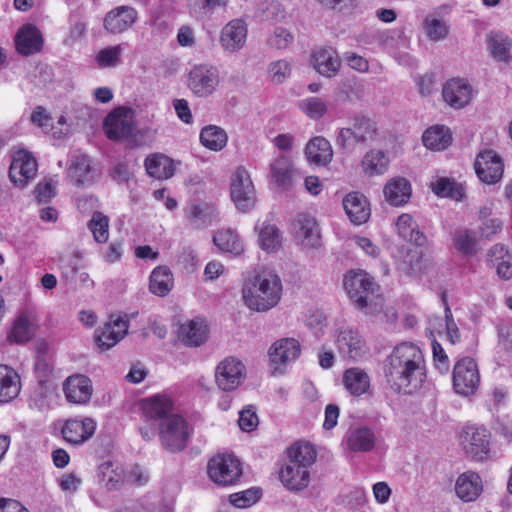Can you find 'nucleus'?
Returning <instances> with one entry per match:
<instances>
[{"label": "nucleus", "mask_w": 512, "mask_h": 512, "mask_svg": "<svg viewBox=\"0 0 512 512\" xmlns=\"http://www.w3.org/2000/svg\"><path fill=\"white\" fill-rule=\"evenodd\" d=\"M384 374L391 388L411 394L426 379V365L422 350L413 343L397 345L384 362Z\"/></svg>", "instance_id": "obj_1"}, {"label": "nucleus", "mask_w": 512, "mask_h": 512, "mask_svg": "<svg viewBox=\"0 0 512 512\" xmlns=\"http://www.w3.org/2000/svg\"><path fill=\"white\" fill-rule=\"evenodd\" d=\"M344 288L354 306L367 315L383 312L384 299L380 286L364 270H351L344 276Z\"/></svg>", "instance_id": "obj_2"}, {"label": "nucleus", "mask_w": 512, "mask_h": 512, "mask_svg": "<svg viewBox=\"0 0 512 512\" xmlns=\"http://www.w3.org/2000/svg\"><path fill=\"white\" fill-rule=\"evenodd\" d=\"M288 454V461L279 473L280 480L288 490L301 491L310 483L309 468L316 460V451L309 443H296Z\"/></svg>", "instance_id": "obj_3"}, {"label": "nucleus", "mask_w": 512, "mask_h": 512, "mask_svg": "<svg viewBox=\"0 0 512 512\" xmlns=\"http://www.w3.org/2000/svg\"><path fill=\"white\" fill-rule=\"evenodd\" d=\"M242 295L249 309L257 312L268 311L281 299V280L276 274L263 271L245 283Z\"/></svg>", "instance_id": "obj_4"}, {"label": "nucleus", "mask_w": 512, "mask_h": 512, "mask_svg": "<svg viewBox=\"0 0 512 512\" xmlns=\"http://www.w3.org/2000/svg\"><path fill=\"white\" fill-rule=\"evenodd\" d=\"M161 445L170 452L183 450L188 442L189 432L186 420L179 414L163 418L158 424Z\"/></svg>", "instance_id": "obj_5"}, {"label": "nucleus", "mask_w": 512, "mask_h": 512, "mask_svg": "<svg viewBox=\"0 0 512 512\" xmlns=\"http://www.w3.org/2000/svg\"><path fill=\"white\" fill-rule=\"evenodd\" d=\"M207 473L214 483L224 487L231 486L242 475L241 463L232 454H218L209 460Z\"/></svg>", "instance_id": "obj_6"}, {"label": "nucleus", "mask_w": 512, "mask_h": 512, "mask_svg": "<svg viewBox=\"0 0 512 512\" xmlns=\"http://www.w3.org/2000/svg\"><path fill=\"white\" fill-rule=\"evenodd\" d=\"M490 438L491 435L486 428L467 425L460 434V444L469 457L483 461L489 457Z\"/></svg>", "instance_id": "obj_7"}, {"label": "nucleus", "mask_w": 512, "mask_h": 512, "mask_svg": "<svg viewBox=\"0 0 512 512\" xmlns=\"http://www.w3.org/2000/svg\"><path fill=\"white\" fill-rule=\"evenodd\" d=\"M230 195L236 208L246 212L256 203V192L250 174L238 167L231 176Z\"/></svg>", "instance_id": "obj_8"}, {"label": "nucleus", "mask_w": 512, "mask_h": 512, "mask_svg": "<svg viewBox=\"0 0 512 512\" xmlns=\"http://www.w3.org/2000/svg\"><path fill=\"white\" fill-rule=\"evenodd\" d=\"M480 375L476 362L470 357L460 359L453 370V388L459 395L469 396L476 392Z\"/></svg>", "instance_id": "obj_9"}, {"label": "nucleus", "mask_w": 512, "mask_h": 512, "mask_svg": "<svg viewBox=\"0 0 512 512\" xmlns=\"http://www.w3.org/2000/svg\"><path fill=\"white\" fill-rule=\"evenodd\" d=\"M38 328V317L36 309L32 306L22 307L7 335L10 343L25 344L29 342L36 334Z\"/></svg>", "instance_id": "obj_10"}, {"label": "nucleus", "mask_w": 512, "mask_h": 512, "mask_svg": "<svg viewBox=\"0 0 512 512\" xmlns=\"http://www.w3.org/2000/svg\"><path fill=\"white\" fill-rule=\"evenodd\" d=\"M219 84L218 69L211 65L194 66L188 74V87L199 97L211 95Z\"/></svg>", "instance_id": "obj_11"}, {"label": "nucleus", "mask_w": 512, "mask_h": 512, "mask_svg": "<svg viewBox=\"0 0 512 512\" xmlns=\"http://www.w3.org/2000/svg\"><path fill=\"white\" fill-rule=\"evenodd\" d=\"M244 378L245 366L234 357L223 359L215 369V382L218 388L223 391L228 392L237 389Z\"/></svg>", "instance_id": "obj_12"}, {"label": "nucleus", "mask_w": 512, "mask_h": 512, "mask_svg": "<svg viewBox=\"0 0 512 512\" xmlns=\"http://www.w3.org/2000/svg\"><path fill=\"white\" fill-rule=\"evenodd\" d=\"M135 128L133 111L119 107L108 114L104 121V131L110 140H120L132 135Z\"/></svg>", "instance_id": "obj_13"}, {"label": "nucleus", "mask_w": 512, "mask_h": 512, "mask_svg": "<svg viewBox=\"0 0 512 512\" xmlns=\"http://www.w3.org/2000/svg\"><path fill=\"white\" fill-rule=\"evenodd\" d=\"M335 345L345 359L358 360L365 354L364 339L350 326H341L335 331Z\"/></svg>", "instance_id": "obj_14"}, {"label": "nucleus", "mask_w": 512, "mask_h": 512, "mask_svg": "<svg viewBox=\"0 0 512 512\" xmlns=\"http://www.w3.org/2000/svg\"><path fill=\"white\" fill-rule=\"evenodd\" d=\"M128 332L126 316L112 315L107 323L95 331V342L102 351L115 346Z\"/></svg>", "instance_id": "obj_15"}, {"label": "nucleus", "mask_w": 512, "mask_h": 512, "mask_svg": "<svg viewBox=\"0 0 512 512\" xmlns=\"http://www.w3.org/2000/svg\"><path fill=\"white\" fill-rule=\"evenodd\" d=\"M475 170L482 182L494 184L501 180L504 164L501 157L495 151L485 150L477 156Z\"/></svg>", "instance_id": "obj_16"}, {"label": "nucleus", "mask_w": 512, "mask_h": 512, "mask_svg": "<svg viewBox=\"0 0 512 512\" xmlns=\"http://www.w3.org/2000/svg\"><path fill=\"white\" fill-rule=\"evenodd\" d=\"M37 161L26 150H18L13 155L9 176L19 187H25L37 172Z\"/></svg>", "instance_id": "obj_17"}, {"label": "nucleus", "mask_w": 512, "mask_h": 512, "mask_svg": "<svg viewBox=\"0 0 512 512\" xmlns=\"http://www.w3.org/2000/svg\"><path fill=\"white\" fill-rule=\"evenodd\" d=\"M300 351V343L296 339L282 338L271 345L268 356L274 369L282 372L283 367L299 357Z\"/></svg>", "instance_id": "obj_18"}, {"label": "nucleus", "mask_w": 512, "mask_h": 512, "mask_svg": "<svg viewBox=\"0 0 512 512\" xmlns=\"http://www.w3.org/2000/svg\"><path fill=\"white\" fill-rule=\"evenodd\" d=\"M451 7L442 5L428 14L422 23V29L426 37L432 42L444 41L450 33V25L442 16L449 14Z\"/></svg>", "instance_id": "obj_19"}, {"label": "nucleus", "mask_w": 512, "mask_h": 512, "mask_svg": "<svg viewBox=\"0 0 512 512\" xmlns=\"http://www.w3.org/2000/svg\"><path fill=\"white\" fill-rule=\"evenodd\" d=\"M138 21V12L127 5L110 10L104 17L103 26L111 34H120L130 29Z\"/></svg>", "instance_id": "obj_20"}, {"label": "nucleus", "mask_w": 512, "mask_h": 512, "mask_svg": "<svg viewBox=\"0 0 512 512\" xmlns=\"http://www.w3.org/2000/svg\"><path fill=\"white\" fill-rule=\"evenodd\" d=\"M66 399L75 404H86L93 394L92 381L83 374L69 376L63 383Z\"/></svg>", "instance_id": "obj_21"}, {"label": "nucleus", "mask_w": 512, "mask_h": 512, "mask_svg": "<svg viewBox=\"0 0 512 512\" xmlns=\"http://www.w3.org/2000/svg\"><path fill=\"white\" fill-rule=\"evenodd\" d=\"M444 101L455 109L466 106L473 97L472 86L464 79L453 78L442 89Z\"/></svg>", "instance_id": "obj_22"}, {"label": "nucleus", "mask_w": 512, "mask_h": 512, "mask_svg": "<svg viewBox=\"0 0 512 512\" xmlns=\"http://www.w3.org/2000/svg\"><path fill=\"white\" fill-rule=\"evenodd\" d=\"M95 429L96 422L92 418H72L65 422L61 432L65 441L79 445L90 439Z\"/></svg>", "instance_id": "obj_23"}, {"label": "nucleus", "mask_w": 512, "mask_h": 512, "mask_svg": "<svg viewBox=\"0 0 512 512\" xmlns=\"http://www.w3.org/2000/svg\"><path fill=\"white\" fill-rule=\"evenodd\" d=\"M16 50L23 56L38 53L43 47V36L33 24L23 25L15 36Z\"/></svg>", "instance_id": "obj_24"}, {"label": "nucleus", "mask_w": 512, "mask_h": 512, "mask_svg": "<svg viewBox=\"0 0 512 512\" xmlns=\"http://www.w3.org/2000/svg\"><path fill=\"white\" fill-rule=\"evenodd\" d=\"M247 38V26L241 19L228 22L221 31L220 44L224 50L236 52L242 49Z\"/></svg>", "instance_id": "obj_25"}, {"label": "nucleus", "mask_w": 512, "mask_h": 512, "mask_svg": "<svg viewBox=\"0 0 512 512\" xmlns=\"http://www.w3.org/2000/svg\"><path fill=\"white\" fill-rule=\"evenodd\" d=\"M295 237L301 245L307 248L315 247L320 240V233L316 220L307 214H300L294 221Z\"/></svg>", "instance_id": "obj_26"}, {"label": "nucleus", "mask_w": 512, "mask_h": 512, "mask_svg": "<svg viewBox=\"0 0 512 512\" xmlns=\"http://www.w3.org/2000/svg\"><path fill=\"white\" fill-rule=\"evenodd\" d=\"M342 382L346 391L355 397L367 394L371 390L370 376L360 367H352L345 370Z\"/></svg>", "instance_id": "obj_27"}, {"label": "nucleus", "mask_w": 512, "mask_h": 512, "mask_svg": "<svg viewBox=\"0 0 512 512\" xmlns=\"http://www.w3.org/2000/svg\"><path fill=\"white\" fill-rule=\"evenodd\" d=\"M343 207L351 222L356 225L365 223L370 217V207L366 197L357 192L345 196Z\"/></svg>", "instance_id": "obj_28"}, {"label": "nucleus", "mask_w": 512, "mask_h": 512, "mask_svg": "<svg viewBox=\"0 0 512 512\" xmlns=\"http://www.w3.org/2000/svg\"><path fill=\"white\" fill-rule=\"evenodd\" d=\"M144 416L149 420H157L162 422L163 418L174 415L173 403L170 398L165 395H155L146 398L141 403Z\"/></svg>", "instance_id": "obj_29"}, {"label": "nucleus", "mask_w": 512, "mask_h": 512, "mask_svg": "<svg viewBox=\"0 0 512 512\" xmlns=\"http://www.w3.org/2000/svg\"><path fill=\"white\" fill-rule=\"evenodd\" d=\"M483 485L480 476L471 471L462 473L456 480L455 492L457 496L464 502H472L476 500Z\"/></svg>", "instance_id": "obj_30"}, {"label": "nucleus", "mask_w": 512, "mask_h": 512, "mask_svg": "<svg viewBox=\"0 0 512 512\" xmlns=\"http://www.w3.org/2000/svg\"><path fill=\"white\" fill-rule=\"evenodd\" d=\"M344 444L352 452H369L375 445V435L366 427L352 428L347 432Z\"/></svg>", "instance_id": "obj_31"}, {"label": "nucleus", "mask_w": 512, "mask_h": 512, "mask_svg": "<svg viewBox=\"0 0 512 512\" xmlns=\"http://www.w3.org/2000/svg\"><path fill=\"white\" fill-rule=\"evenodd\" d=\"M305 154L310 163L319 166H326L333 158L330 142L321 136L314 137L307 143Z\"/></svg>", "instance_id": "obj_32"}, {"label": "nucleus", "mask_w": 512, "mask_h": 512, "mask_svg": "<svg viewBox=\"0 0 512 512\" xmlns=\"http://www.w3.org/2000/svg\"><path fill=\"white\" fill-rule=\"evenodd\" d=\"M145 168L149 176L157 180L169 179L175 172L173 160L164 154H153L147 157Z\"/></svg>", "instance_id": "obj_33"}, {"label": "nucleus", "mask_w": 512, "mask_h": 512, "mask_svg": "<svg viewBox=\"0 0 512 512\" xmlns=\"http://www.w3.org/2000/svg\"><path fill=\"white\" fill-rule=\"evenodd\" d=\"M270 172L272 180L277 186L287 189L292 185L295 170L289 157L278 156L271 163Z\"/></svg>", "instance_id": "obj_34"}, {"label": "nucleus", "mask_w": 512, "mask_h": 512, "mask_svg": "<svg viewBox=\"0 0 512 512\" xmlns=\"http://www.w3.org/2000/svg\"><path fill=\"white\" fill-rule=\"evenodd\" d=\"M179 338L188 346H200L207 339V326L202 319H192L180 326Z\"/></svg>", "instance_id": "obj_35"}, {"label": "nucleus", "mask_w": 512, "mask_h": 512, "mask_svg": "<svg viewBox=\"0 0 512 512\" xmlns=\"http://www.w3.org/2000/svg\"><path fill=\"white\" fill-rule=\"evenodd\" d=\"M68 173L71 180L78 186L90 185L96 178L90 159L85 155L75 158L69 167Z\"/></svg>", "instance_id": "obj_36"}, {"label": "nucleus", "mask_w": 512, "mask_h": 512, "mask_svg": "<svg viewBox=\"0 0 512 512\" xmlns=\"http://www.w3.org/2000/svg\"><path fill=\"white\" fill-rule=\"evenodd\" d=\"M174 286V277L167 266H157L149 278V290L152 294L165 297Z\"/></svg>", "instance_id": "obj_37"}, {"label": "nucleus", "mask_w": 512, "mask_h": 512, "mask_svg": "<svg viewBox=\"0 0 512 512\" xmlns=\"http://www.w3.org/2000/svg\"><path fill=\"white\" fill-rule=\"evenodd\" d=\"M487 46L493 58L500 62L512 59V40L501 32H490L487 35Z\"/></svg>", "instance_id": "obj_38"}, {"label": "nucleus", "mask_w": 512, "mask_h": 512, "mask_svg": "<svg viewBox=\"0 0 512 512\" xmlns=\"http://www.w3.org/2000/svg\"><path fill=\"white\" fill-rule=\"evenodd\" d=\"M313 63L317 72L323 76L331 77L340 67V59L332 48H322L313 54Z\"/></svg>", "instance_id": "obj_39"}, {"label": "nucleus", "mask_w": 512, "mask_h": 512, "mask_svg": "<svg viewBox=\"0 0 512 512\" xmlns=\"http://www.w3.org/2000/svg\"><path fill=\"white\" fill-rule=\"evenodd\" d=\"M384 195L391 205L400 206L408 202L411 196V186L405 178H396L384 187Z\"/></svg>", "instance_id": "obj_40"}, {"label": "nucleus", "mask_w": 512, "mask_h": 512, "mask_svg": "<svg viewBox=\"0 0 512 512\" xmlns=\"http://www.w3.org/2000/svg\"><path fill=\"white\" fill-rule=\"evenodd\" d=\"M214 244L223 252L235 256L244 252V243L239 235L232 229H221L213 236Z\"/></svg>", "instance_id": "obj_41"}, {"label": "nucleus", "mask_w": 512, "mask_h": 512, "mask_svg": "<svg viewBox=\"0 0 512 512\" xmlns=\"http://www.w3.org/2000/svg\"><path fill=\"white\" fill-rule=\"evenodd\" d=\"M425 147L430 150H444L452 142L450 130L443 125H435L428 128L422 136Z\"/></svg>", "instance_id": "obj_42"}, {"label": "nucleus", "mask_w": 512, "mask_h": 512, "mask_svg": "<svg viewBox=\"0 0 512 512\" xmlns=\"http://www.w3.org/2000/svg\"><path fill=\"white\" fill-rule=\"evenodd\" d=\"M20 391L18 375L5 365H0V403L14 399Z\"/></svg>", "instance_id": "obj_43"}, {"label": "nucleus", "mask_w": 512, "mask_h": 512, "mask_svg": "<svg viewBox=\"0 0 512 512\" xmlns=\"http://www.w3.org/2000/svg\"><path fill=\"white\" fill-rule=\"evenodd\" d=\"M389 166V158L382 150L368 151L361 162L362 171L372 177L384 174Z\"/></svg>", "instance_id": "obj_44"}, {"label": "nucleus", "mask_w": 512, "mask_h": 512, "mask_svg": "<svg viewBox=\"0 0 512 512\" xmlns=\"http://www.w3.org/2000/svg\"><path fill=\"white\" fill-rule=\"evenodd\" d=\"M396 228L401 238L418 246L425 244L426 237L419 231L417 223L411 215L402 214L397 218Z\"/></svg>", "instance_id": "obj_45"}, {"label": "nucleus", "mask_w": 512, "mask_h": 512, "mask_svg": "<svg viewBox=\"0 0 512 512\" xmlns=\"http://www.w3.org/2000/svg\"><path fill=\"white\" fill-rule=\"evenodd\" d=\"M454 247L463 255H475L478 248V239L474 231L466 228H458L452 234Z\"/></svg>", "instance_id": "obj_46"}, {"label": "nucleus", "mask_w": 512, "mask_h": 512, "mask_svg": "<svg viewBox=\"0 0 512 512\" xmlns=\"http://www.w3.org/2000/svg\"><path fill=\"white\" fill-rule=\"evenodd\" d=\"M258 241L263 250L275 252L281 247L282 236L276 225L265 221L259 227Z\"/></svg>", "instance_id": "obj_47"}, {"label": "nucleus", "mask_w": 512, "mask_h": 512, "mask_svg": "<svg viewBox=\"0 0 512 512\" xmlns=\"http://www.w3.org/2000/svg\"><path fill=\"white\" fill-rule=\"evenodd\" d=\"M226 132L215 125H209L204 127L200 132L201 144L213 151L222 150L227 144Z\"/></svg>", "instance_id": "obj_48"}, {"label": "nucleus", "mask_w": 512, "mask_h": 512, "mask_svg": "<svg viewBox=\"0 0 512 512\" xmlns=\"http://www.w3.org/2000/svg\"><path fill=\"white\" fill-rule=\"evenodd\" d=\"M99 476L108 489H118L124 483L126 474L121 466L108 461L99 466Z\"/></svg>", "instance_id": "obj_49"}, {"label": "nucleus", "mask_w": 512, "mask_h": 512, "mask_svg": "<svg viewBox=\"0 0 512 512\" xmlns=\"http://www.w3.org/2000/svg\"><path fill=\"white\" fill-rule=\"evenodd\" d=\"M432 190L441 197H450L456 201L464 197V187L462 184L456 183L448 178H439L432 183Z\"/></svg>", "instance_id": "obj_50"}, {"label": "nucleus", "mask_w": 512, "mask_h": 512, "mask_svg": "<svg viewBox=\"0 0 512 512\" xmlns=\"http://www.w3.org/2000/svg\"><path fill=\"white\" fill-rule=\"evenodd\" d=\"M88 228L98 243H105L109 238V219L101 212H94L88 222Z\"/></svg>", "instance_id": "obj_51"}, {"label": "nucleus", "mask_w": 512, "mask_h": 512, "mask_svg": "<svg viewBox=\"0 0 512 512\" xmlns=\"http://www.w3.org/2000/svg\"><path fill=\"white\" fill-rule=\"evenodd\" d=\"M122 52V45L103 48L98 52L96 61L101 68L115 67L120 63Z\"/></svg>", "instance_id": "obj_52"}, {"label": "nucleus", "mask_w": 512, "mask_h": 512, "mask_svg": "<svg viewBox=\"0 0 512 512\" xmlns=\"http://www.w3.org/2000/svg\"><path fill=\"white\" fill-rule=\"evenodd\" d=\"M300 109L309 118L317 120L326 114L327 105L321 98L308 97L301 101Z\"/></svg>", "instance_id": "obj_53"}, {"label": "nucleus", "mask_w": 512, "mask_h": 512, "mask_svg": "<svg viewBox=\"0 0 512 512\" xmlns=\"http://www.w3.org/2000/svg\"><path fill=\"white\" fill-rule=\"evenodd\" d=\"M261 497V490L250 488L245 491L231 494L230 503L237 508H247L255 504Z\"/></svg>", "instance_id": "obj_54"}, {"label": "nucleus", "mask_w": 512, "mask_h": 512, "mask_svg": "<svg viewBox=\"0 0 512 512\" xmlns=\"http://www.w3.org/2000/svg\"><path fill=\"white\" fill-rule=\"evenodd\" d=\"M353 130L361 143H365L375 138L377 128L376 124L371 119L362 117L356 119Z\"/></svg>", "instance_id": "obj_55"}, {"label": "nucleus", "mask_w": 512, "mask_h": 512, "mask_svg": "<svg viewBox=\"0 0 512 512\" xmlns=\"http://www.w3.org/2000/svg\"><path fill=\"white\" fill-rule=\"evenodd\" d=\"M269 74L274 83H283L291 73L290 63L286 60H279L269 65Z\"/></svg>", "instance_id": "obj_56"}, {"label": "nucleus", "mask_w": 512, "mask_h": 512, "mask_svg": "<svg viewBox=\"0 0 512 512\" xmlns=\"http://www.w3.org/2000/svg\"><path fill=\"white\" fill-rule=\"evenodd\" d=\"M336 143L347 152L354 150L356 144L361 143L353 128H342L337 136Z\"/></svg>", "instance_id": "obj_57"}, {"label": "nucleus", "mask_w": 512, "mask_h": 512, "mask_svg": "<svg viewBox=\"0 0 512 512\" xmlns=\"http://www.w3.org/2000/svg\"><path fill=\"white\" fill-rule=\"evenodd\" d=\"M294 41L293 35L285 28H276L269 39L270 46L276 49H286Z\"/></svg>", "instance_id": "obj_58"}, {"label": "nucleus", "mask_w": 512, "mask_h": 512, "mask_svg": "<svg viewBox=\"0 0 512 512\" xmlns=\"http://www.w3.org/2000/svg\"><path fill=\"white\" fill-rule=\"evenodd\" d=\"M239 427L243 431H252L258 425V417L253 407L249 406L240 412Z\"/></svg>", "instance_id": "obj_59"}, {"label": "nucleus", "mask_w": 512, "mask_h": 512, "mask_svg": "<svg viewBox=\"0 0 512 512\" xmlns=\"http://www.w3.org/2000/svg\"><path fill=\"white\" fill-rule=\"evenodd\" d=\"M502 230V222L499 219L484 220L479 227L480 237L486 240H491Z\"/></svg>", "instance_id": "obj_60"}, {"label": "nucleus", "mask_w": 512, "mask_h": 512, "mask_svg": "<svg viewBox=\"0 0 512 512\" xmlns=\"http://www.w3.org/2000/svg\"><path fill=\"white\" fill-rule=\"evenodd\" d=\"M432 350L436 368L441 373H446L449 370V360L444 349L439 343L434 342L432 344Z\"/></svg>", "instance_id": "obj_61"}, {"label": "nucleus", "mask_w": 512, "mask_h": 512, "mask_svg": "<svg viewBox=\"0 0 512 512\" xmlns=\"http://www.w3.org/2000/svg\"><path fill=\"white\" fill-rule=\"evenodd\" d=\"M31 120L34 124L39 126L45 133H49L52 118L44 108L37 107L31 115Z\"/></svg>", "instance_id": "obj_62"}, {"label": "nucleus", "mask_w": 512, "mask_h": 512, "mask_svg": "<svg viewBox=\"0 0 512 512\" xmlns=\"http://www.w3.org/2000/svg\"><path fill=\"white\" fill-rule=\"evenodd\" d=\"M35 192L39 202H47L55 195V184L51 179L45 180L37 185Z\"/></svg>", "instance_id": "obj_63"}, {"label": "nucleus", "mask_w": 512, "mask_h": 512, "mask_svg": "<svg viewBox=\"0 0 512 512\" xmlns=\"http://www.w3.org/2000/svg\"><path fill=\"white\" fill-rule=\"evenodd\" d=\"M81 484V479L74 473L64 474L59 480V485L63 491L75 492Z\"/></svg>", "instance_id": "obj_64"}]
</instances>
